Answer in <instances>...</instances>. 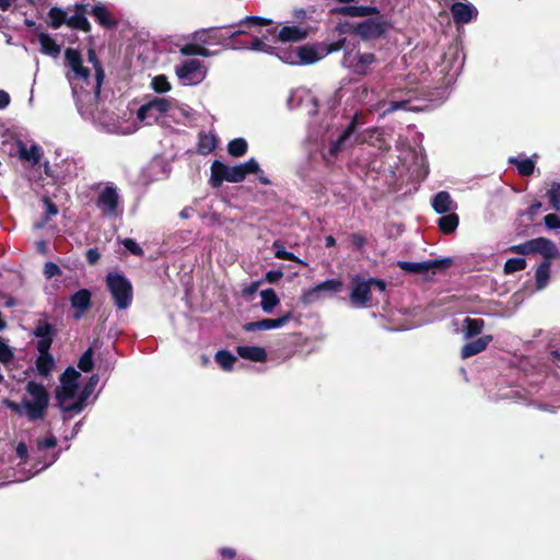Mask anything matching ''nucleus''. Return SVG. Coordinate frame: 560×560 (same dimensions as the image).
I'll use <instances>...</instances> for the list:
<instances>
[{
	"label": "nucleus",
	"mask_w": 560,
	"mask_h": 560,
	"mask_svg": "<svg viewBox=\"0 0 560 560\" xmlns=\"http://www.w3.org/2000/svg\"><path fill=\"white\" fill-rule=\"evenodd\" d=\"M25 390L32 399L23 398L21 402H15L9 398H3L1 400L2 406L19 417H26L31 422L43 420L49 407L48 390L42 383L35 381H28Z\"/></svg>",
	"instance_id": "f257e3e1"
},
{
	"label": "nucleus",
	"mask_w": 560,
	"mask_h": 560,
	"mask_svg": "<svg viewBox=\"0 0 560 560\" xmlns=\"http://www.w3.org/2000/svg\"><path fill=\"white\" fill-rule=\"evenodd\" d=\"M105 282L117 308H128L133 300V289L126 276L120 272H108Z\"/></svg>",
	"instance_id": "f03ea898"
},
{
	"label": "nucleus",
	"mask_w": 560,
	"mask_h": 560,
	"mask_svg": "<svg viewBox=\"0 0 560 560\" xmlns=\"http://www.w3.org/2000/svg\"><path fill=\"white\" fill-rule=\"evenodd\" d=\"M245 179V163L229 166L219 160H214L211 164L210 185L219 188L223 182L240 183Z\"/></svg>",
	"instance_id": "7ed1b4c3"
},
{
	"label": "nucleus",
	"mask_w": 560,
	"mask_h": 560,
	"mask_svg": "<svg viewBox=\"0 0 560 560\" xmlns=\"http://www.w3.org/2000/svg\"><path fill=\"white\" fill-rule=\"evenodd\" d=\"M511 253L529 255L540 254L544 258H559L560 252L556 244L546 237H537L509 248Z\"/></svg>",
	"instance_id": "20e7f679"
},
{
	"label": "nucleus",
	"mask_w": 560,
	"mask_h": 560,
	"mask_svg": "<svg viewBox=\"0 0 560 560\" xmlns=\"http://www.w3.org/2000/svg\"><path fill=\"white\" fill-rule=\"evenodd\" d=\"M374 18H369L355 25H351V33L360 36L364 42L378 39L387 33L389 24L382 15L375 14Z\"/></svg>",
	"instance_id": "39448f33"
},
{
	"label": "nucleus",
	"mask_w": 560,
	"mask_h": 560,
	"mask_svg": "<svg viewBox=\"0 0 560 560\" xmlns=\"http://www.w3.org/2000/svg\"><path fill=\"white\" fill-rule=\"evenodd\" d=\"M81 376L74 368L68 366L60 376V385L55 389V399L57 405H62L77 396Z\"/></svg>",
	"instance_id": "423d86ee"
},
{
	"label": "nucleus",
	"mask_w": 560,
	"mask_h": 560,
	"mask_svg": "<svg viewBox=\"0 0 560 560\" xmlns=\"http://www.w3.org/2000/svg\"><path fill=\"white\" fill-rule=\"evenodd\" d=\"M372 289L369 279L357 275L351 279L350 301L357 307H365L371 303Z\"/></svg>",
	"instance_id": "0eeeda50"
},
{
	"label": "nucleus",
	"mask_w": 560,
	"mask_h": 560,
	"mask_svg": "<svg viewBox=\"0 0 560 560\" xmlns=\"http://www.w3.org/2000/svg\"><path fill=\"white\" fill-rule=\"evenodd\" d=\"M119 195L114 186H106L98 195L95 206L104 217H116L119 207Z\"/></svg>",
	"instance_id": "6e6552de"
},
{
	"label": "nucleus",
	"mask_w": 560,
	"mask_h": 560,
	"mask_svg": "<svg viewBox=\"0 0 560 560\" xmlns=\"http://www.w3.org/2000/svg\"><path fill=\"white\" fill-rule=\"evenodd\" d=\"M171 108V101L164 97H154L152 101L143 104L137 112V118L144 121L148 118H153L154 121L160 116L166 114Z\"/></svg>",
	"instance_id": "1a4fd4ad"
},
{
	"label": "nucleus",
	"mask_w": 560,
	"mask_h": 560,
	"mask_svg": "<svg viewBox=\"0 0 560 560\" xmlns=\"http://www.w3.org/2000/svg\"><path fill=\"white\" fill-rule=\"evenodd\" d=\"M343 288V282L339 279H328L315 287L304 291L301 295L303 304H312L317 301L323 292L337 293Z\"/></svg>",
	"instance_id": "9d476101"
},
{
	"label": "nucleus",
	"mask_w": 560,
	"mask_h": 560,
	"mask_svg": "<svg viewBox=\"0 0 560 560\" xmlns=\"http://www.w3.org/2000/svg\"><path fill=\"white\" fill-rule=\"evenodd\" d=\"M66 65L72 70L73 78L83 82H89L91 71L83 66L82 55L78 49L67 48L65 50Z\"/></svg>",
	"instance_id": "9b49d317"
},
{
	"label": "nucleus",
	"mask_w": 560,
	"mask_h": 560,
	"mask_svg": "<svg viewBox=\"0 0 560 560\" xmlns=\"http://www.w3.org/2000/svg\"><path fill=\"white\" fill-rule=\"evenodd\" d=\"M176 75L185 84H196L205 78L201 71V62L198 59H188L176 67Z\"/></svg>",
	"instance_id": "f8f14e48"
},
{
	"label": "nucleus",
	"mask_w": 560,
	"mask_h": 560,
	"mask_svg": "<svg viewBox=\"0 0 560 560\" xmlns=\"http://www.w3.org/2000/svg\"><path fill=\"white\" fill-rule=\"evenodd\" d=\"M56 334L57 329L55 325L44 319L37 320L33 330V335L38 338L36 342V350H50Z\"/></svg>",
	"instance_id": "ddd939ff"
},
{
	"label": "nucleus",
	"mask_w": 560,
	"mask_h": 560,
	"mask_svg": "<svg viewBox=\"0 0 560 560\" xmlns=\"http://www.w3.org/2000/svg\"><path fill=\"white\" fill-rule=\"evenodd\" d=\"M209 32L213 33L215 38L222 39V44L224 46L231 47L233 49L241 48L244 44V31L235 30L233 26L211 28Z\"/></svg>",
	"instance_id": "4468645a"
},
{
	"label": "nucleus",
	"mask_w": 560,
	"mask_h": 560,
	"mask_svg": "<svg viewBox=\"0 0 560 560\" xmlns=\"http://www.w3.org/2000/svg\"><path fill=\"white\" fill-rule=\"evenodd\" d=\"M450 12L455 24H467L478 16V10L471 3L463 1H455Z\"/></svg>",
	"instance_id": "2eb2a0df"
},
{
	"label": "nucleus",
	"mask_w": 560,
	"mask_h": 560,
	"mask_svg": "<svg viewBox=\"0 0 560 560\" xmlns=\"http://www.w3.org/2000/svg\"><path fill=\"white\" fill-rule=\"evenodd\" d=\"M292 317V312H285L278 318H264L256 322H247V331H259L279 328L289 323Z\"/></svg>",
	"instance_id": "dca6fc26"
},
{
	"label": "nucleus",
	"mask_w": 560,
	"mask_h": 560,
	"mask_svg": "<svg viewBox=\"0 0 560 560\" xmlns=\"http://www.w3.org/2000/svg\"><path fill=\"white\" fill-rule=\"evenodd\" d=\"M74 14L68 18L67 25L73 30H79L84 33L91 32V23L86 19L85 14L90 13L88 4L77 3L73 7Z\"/></svg>",
	"instance_id": "f3484780"
},
{
	"label": "nucleus",
	"mask_w": 560,
	"mask_h": 560,
	"mask_svg": "<svg viewBox=\"0 0 560 560\" xmlns=\"http://www.w3.org/2000/svg\"><path fill=\"white\" fill-rule=\"evenodd\" d=\"M71 307L77 310L74 317L78 319L92 306V293L88 289H80L70 298Z\"/></svg>",
	"instance_id": "a211bd4d"
},
{
	"label": "nucleus",
	"mask_w": 560,
	"mask_h": 560,
	"mask_svg": "<svg viewBox=\"0 0 560 560\" xmlns=\"http://www.w3.org/2000/svg\"><path fill=\"white\" fill-rule=\"evenodd\" d=\"M492 340V335H483L476 340L465 343L460 349V358L468 359L485 351Z\"/></svg>",
	"instance_id": "6ab92c4d"
},
{
	"label": "nucleus",
	"mask_w": 560,
	"mask_h": 560,
	"mask_svg": "<svg viewBox=\"0 0 560 560\" xmlns=\"http://www.w3.org/2000/svg\"><path fill=\"white\" fill-rule=\"evenodd\" d=\"M90 14L94 16L96 22L104 28L113 30L117 27L118 21L112 15L109 10L102 3L92 8Z\"/></svg>",
	"instance_id": "aec40b11"
},
{
	"label": "nucleus",
	"mask_w": 560,
	"mask_h": 560,
	"mask_svg": "<svg viewBox=\"0 0 560 560\" xmlns=\"http://www.w3.org/2000/svg\"><path fill=\"white\" fill-rule=\"evenodd\" d=\"M332 12L345 16H370L378 14V9L372 5H343L334 9Z\"/></svg>",
	"instance_id": "412c9836"
},
{
	"label": "nucleus",
	"mask_w": 560,
	"mask_h": 560,
	"mask_svg": "<svg viewBox=\"0 0 560 560\" xmlns=\"http://www.w3.org/2000/svg\"><path fill=\"white\" fill-rule=\"evenodd\" d=\"M18 147V155L20 160L30 162L32 165H37L42 158V149L37 144H33L30 148L19 140L16 143Z\"/></svg>",
	"instance_id": "4be33fe9"
},
{
	"label": "nucleus",
	"mask_w": 560,
	"mask_h": 560,
	"mask_svg": "<svg viewBox=\"0 0 560 560\" xmlns=\"http://www.w3.org/2000/svg\"><path fill=\"white\" fill-rule=\"evenodd\" d=\"M49 351H38V357L35 361L36 371L43 377H48L55 368V359Z\"/></svg>",
	"instance_id": "5701e85b"
},
{
	"label": "nucleus",
	"mask_w": 560,
	"mask_h": 560,
	"mask_svg": "<svg viewBox=\"0 0 560 560\" xmlns=\"http://www.w3.org/2000/svg\"><path fill=\"white\" fill-rule=\"evenodd\" d=\"M376 61V56L372 52L358 54L351 69L353 73L364 77L370 73V67Z\"/></svg>",
	"instance_id": "b1692460"
},
{
	"label": "nucleus",
	"mask_w": 560,
	"mask_h": 560,
	"mask_svg": "<svg viewBox=\"0 0 560 560\" xmlns=\"http://www.w3.org/2000/svg\"><path fill=\"white\" fill-rule=\"evenodd\" d=\"M307 31L300 26H283L277 34V39L282 43L300 42L307 37Z\"/></svg>",
	"instance_id": "393cba45"
},
{
	"label": "nucleus",
	"mask_w": 560,
	"mask_h": 560,
	"mask_svg": "<svg viewBox=\"0 0 560 560\" xmlns=\"http://www.w3.org/2000/svg\"><path fill=\"white\" fill-rule=\"evenodd\" d=\"M357 116H354L347 128L339 135L336 141L330 145L329 152L331 155H337L346 147V142L354 133L357 128Z\"/></svg>",
	"instance_id": "a878e982"
},
{
	"label": "nucleus",
	"mask_w": 560,
	"mask_h": 560,
	"mask_svg": "<svg viewBox=\"0 0 560 560\" xmlns=\"http://www.w3.org/2000/svg\"><path fill=\"white\" fill-rule=\"evenodd\" d=\"M88 60H89V62L92 63V66L95 70V81L96 82H95V86H94V92L96 95H100L101 88H102V84H103V81L105 78V72H104L103 66H102L94 49H89Z\"/></svg>",
	"instance_id": "bb28decb"
},
{
	"label": "nucleus",
	"mask_w": 560,
	"mask_h": 560,
	"mask_svg": "<svg viewBox=\"0 0 560 560\" xmlns=\"http://www.w3.org/2000/svg\"><path fill=\"white\" fill-rule=\"evenodd\" d=\"M485 320L482 318L466 317L463 320V334L465 339H471L480 335L485 328Z\"/></svg>",
	"instance_id": "cd10ccee"
},
{
	"label": "nucleus",
	"mask_w": 560,
	"mask_h": 560,
	"mask_svg": "<svg viewBox=\"0 0 560 560\" xmlns=\"http://www.w3.org/2000/svg\"><path fill=\"white\" fill-rule=\"evenodd\" d=\"M299 65H312L320 59L315 46L303 45L296 48Z\"/></svg>",
	"instance_id": "c85d7f7f"
},
{
	"label": "nucleus",
	"mask_w": 560,
	"mask_h": 560,
	"mask_svg": "<svg viewBox=\"0 0 560 560\" xmlns=\"http://www.w3.org/2000/svg\"><path fill=\"white\" fill-rule=\"evenodd\" d=\"M553 258H544L535 271V280L538 289H544L550 279L551 260Z\"/></svg>",
	"instance_id": "c756f323"
},
{
	"label": "nucleus",
	"mask_w": 560,
	"mask_h": 560,
	"mask_svg": "<svg viewBox=\"0 0 560 560\" xmlns=\"http://www.w3.org/2000/svg\"><path fill=\"white\" fill-rule=\"evenodd\" d=\"M218 145V139L212 133L200 132L197 143V152L207 155L214 151Z\"/></svg>",
	"instance_id": "7c9ffc66"
},
{
	"label": "nucleus",
	"mask_w": 560,
	"mask_h": 560,
	"mask_svg": "<svg viewBox=\"0 0 560 560\" xmlns=\"http://www.w3.org/2000/svg\"><path fill=\"white\" fill-rule=\"evenodd\" d=\"M260 307L266 314L273 312L280 300L273 289H265L260 292Z\"/></svg>",
	"instance_id": "2f4dec72"
},
{
	"label": "nucleus",
	"mask_w": 560,
	"mask_h": 560,
	"mask_svg": "<svg viewBox=\"0 0 560 560\" xmlns=\"http://www.w3.org/2000/svg\"><path fill=\"white\" fill-rule=\"evenodd\" d=\"M459 224V218L456 213H445L438 220V226L443 234H452Z\"/></svg>",
	"instance_id": "473e14b6"
},
{
	"label": "nucleus",
	"mask_w": 560,
	"mask_h": 560,
	"mask_svg": "<svg viewBox=\"0 0 560 560\" xmlns=\"http://www.w3.org/2000/svg\"><path fill=\"white\" fill-rule=\"evenodd\" d=\"M452 198L451 195L447 191H439L434 197L432 201L433 209L440 213L445 214L451 211V205H452Z\"/></svg>",
	"instance_id": "72a5a7b5"
},
{
	"label": "nucleus",
	"mask_w": 560,
	"mask_h": 560,
	"mask_svg": "<svg viewBox=\"0 0 560 560\" xmlns=\"http://www.w3.org/2000/svg\"><path fill=\"white\" fill-rule=\"evenodd\" d=\"M38 42L40 44L42 51L46 55L58 56L60 54V46L56 43V40L47 33H39L37 35Z\"/></svg>",
	"instance_id": "f704fd0d"
},
{
	"label": "nucleus",
	"mask_w": 560,
	"mask_h": 560,
	"mask_svg": "<svg viewBox=\"0 0 560 560\" xmlns=\"http://www.w3.org/2000/svg\"><path fill=\"white\" fill-rule=\"evenodd\" d=\"M49 18V26L54 30L59 28L61 25L66 24L68 21L67 12L58 7H52L48 11Z\"/></svg>",
	"instance_id": "c9c22d12"
},
{
	"label": "nucleus",
	"mask_w": 560,
	"mask_h": 560,
	"mask_svg": "<svg viewBox=\"0 0 560 560\" xmlns=\"http://www.w3.org/2000/svg\"><path fill=\"white\" fill-rule=\"evenodd\" d=\"M454 264V260L450 257L439 258V259H432L427 260V272L431 271L433 275L438 272H444L448 268H451Z\"/></svg>",
	"instance_id": "e433bc0d"
},
{
	"label": "nucleus",
	"mask_w": 560,
	"mask_h": 560,
	"mask_svg": "<svg viewBox=\"0 0 560 560\" xmlns=\"http://www.w3.org/2000/svg\"><path fill=\"white\" fill-rule=\"evenodd\" d=\"M215 362L225 371L232 370L234 363L237 361L229 350H219L214 355Z\"/></svg>",
	"instance_id": "4c0bfd02"
},
{
	"label": "nucleus",
	"mask_w": 560,
	"mask_h": 560,
	"mask_svg": "<svg viewBox=\"0 0 560 560\" xmlns=\"http://www.w3.org/2000/svg\"><path fill=\"white\" fill-rule=\"evenodd\" d=\"M85 405L86 400L79 395L74 402L69 405L67 402H63V406L57 405V407L63 412V420H67V413H80L84 409Z\"/></svg>",
	"instance_id": "58836bf2"
},
{
	"label": "nucleus",
	"mask_w": 560,
	"mask_h": 560,
	"mask_svg": "<svg viewBox=\"0 0 560 560\" xmlns=\"http://www.w3.org/2000/svg\"><path fill=\"white\" fill-rule=\"evenodd\" d=\"M180 54L183 56H202V57H209L211 55V52L209 51V49H207L206 47L203 46H200L198 44H195V43H189V44H186L184 45L182 48H180Z\"/></svg>",
	"instance_id": "ea45409f"
},
{
	"label": "nucleus",
	"mask_w": 560,
	"mask_h": 560,
	"mask_svg": "<svg viewBox=\"0 0 560 560\" xmlns=\"http://www.w3.org/2000/svg\"><path fill=\"white\" fill-rule=\"evenodd\" d=\"M94 350L92 347L88 348L79 359L78 368L85 373L91 372L94 369Z\"/></svg>",
	"instance_id": "a19ab883"
},
{
	"label": "nucleus",
	"mask_w": 560,
	"mask_h": 560,
	"mask_svg": "<svg viewBox=\"0 0 560 560\" xmlns=\"http://www.w3.org/2000/svg\"><path fill=\"white\" fill-rule=\"evenodd\" d=\"M546 195L551 209L560 213V183L553 182Z\"/></svg>",
	"instance_id": "79ce46f5"
},
{
	"label": "nucleus",
	"mask_w": 560,
	"mask_h": 560,
	"mask_svg": "<svg viewBox=\"0 0 560 560\" xmlns=\"http://www.w3.org/2000/svg\"><path fill=\"white\" fill-rule=\"evenodd\" d=\"M43 202L45 205V214L43 217V220L40 223L37 224V228H43L47 224V222L50 220L51 217H55L58 214L59 210L55 202L51 201L49 197H44Z\"/></svg>",
	"instance_id": "37998d69"
},
{
	"label": "nucleus",
	"mask_w": 560,
	"mask_h": 560,
	"mask_svg": "<svg viewBox=\"0 0 560 560\" xmlns=\"http://www.w3.org/2000/svg\"><path fill=\"white\" fill-rule=\"evenodd\" d=\"M526 268V260L521 257L509 258L503 266V271L505 275H511L516 271L524 270Z\"/></svg>",
	"instance_id": "c03bdc74"
},
{
	"label": "nucleus",
	"mask_w": 560,
	"mask_h": 560,
	"mask_svg": "<svg viewBox=\"0 0 560 560\" xmlns=\"http://www.w3.org/2000/svg\"><path fill=\"white\" fill-rule=\"evenodd\" d=\"M510 163L516 165L518 174L522 176H530L535 171V163L530 159H524L522 161L510 159Z\"/></svg>",
	"instance_id": "a18cd8bd"
},
{
	"label": "nucleus",
	"mask_w": 560,
	"mask_h": 560,
	"mask_svg": "<svg viewBox=\"0 0 560 560\" xmlns=\"http://www.w3.org/2000/svg\"><path fill=\"white\" fill-rule=\"evenodd\" d=\"M398 266L401 270L409 272V273H413V275L427 273L425 261H421V262L398 261Z\"/></svg>",
	"instance_id": "49530a36"
},
{
	"label": "nucleus",
	"mask_w": 560,
	"mask_h": 560,
	"mask_svg": "<svg viewBox=\"0 0 560 560\" xmlns=\"http://www.w3.org/2000/svg\"><path fill=\"white\" fill-rule=\"evenodd\" d=\"M272 247L275 249V256L277 258L301 262L300 259L293 253L288 252L285 249L284 245L280 241H275Z\"/></svg>",
	"instance_id": "de8ad7c7"
},
{
	"label": "nucleus",
	"mask_w": 560,
	"mask_h": 560,
	"mask_svg": "<svg viewBox=\"0 0 560 560\" xmlns=\"http://www.w3.org/2000/svg\"><path fill=\"white\" fill-rule=\"evenodd\" d=\"M248 174H255L258 178V180L264 185H269L270 180L268 177L264 174V172L260 170L259 164L255 159L247 160V175Z\"/></svg>",
	"instance_id": "09e8293b"
},
{
	"label": "nucleus",
	"mask_w": 560,
	"mask_h": 560,
	"mask_svg": "<svg viewBox=\"0 0 560 560\" xmlns=\"http://www.w3.org/2000/svg\"><path fill=\"white\" fill-rule=\"evenodd\" d=\"M247 360L253 362H265L267 360V352L265 348L247 346Z\"/></svg>",
	"instance_id": "8fccbe9b"
},
{
	"label": "nucleus",
	"mask_w": 560,
	"mask_h": 560,
	"mask_svg": "<svg viewBox=\"0 0 560 560\" xmlns=\"http://www.w3.org/2000/svg\"><path fill=\"white\" fill-rule=\"evenodd\" d=\"M151 86L156 93H166L172 88L171 83L167 80V77L164 74H159L154 77L151 82Z\"/></svg>",
	"instance_id": "3c124183"
},
{
	"label": "nucleus",
	"mask_w": 560,
	"mask_h": 560,
	"mask_svg": "<svg viewBox=\"0 0 560 560\" xmlns=\"http://www.w3.org/2000/svg\"><path fill=\"white\" fill-rule=\"evenodd\" d=\"M278 58L289 65H299L298 56H296V49L292 48H284L279 49L276 54Z\"/></svg>",
	"instance_id": "603ef678"
},
{
	"label": "nucleus",
	"mask_w": 560,
	"mask_h": 560,
	"mask_svg": "<svg viewBox=\"0 0 560 560\" xmlns=\"http://www.w3.org/2000/svg\"><path fill=\"white\" fill-rule=\"evenodd\" d=\"M228 151L233 156H242L245 154V139L237 138L228 144Z\"/></svg>",
	"instance_id": "864d4df0"
},
{
	"label": "nucleus",
	"mask_w": 560,
	"mask_h": 560,
	"mask_svg": "<svg viewBox=\"0 0 560 560\" xmlns=\"http://www.w3.org/2000/svg\"><path fill=\"white\" fill-rule=\"evenodd\" d=\"M14 359V352L12 348L0 338V362L4 365L11 363Z\"/></svg>",
	"instance_id": "5fc2aeb1"
},
{
	"label": "nucleus",
	"mask_w": 560,
	"mask_h": 560,
	"mask_svg": "<svg viewBox=\"0 0 560 560\" xmlns=\"http://www.w3.org/2000/svg\"><path fill=\"white\" fill-rule=\"evenodd\" d=\"M100 381V376L97 374H93L90 376L89 381L84 385L83 389L79 394L83 399L88 400L90 395L94 392L97 383Z\"/></svg>",
	"instance_id": "6e6d98bb"
},
{
	"label": "nucleus",
	"mask_w": 560,
	"mask_h": 560,
	"mask_svg": "<svg viewBox=\"0 0 560 560\" xmlns=\"http://www.w3.org/2000/svg\"><path fill=\"white\" fill-rule=\"evenodd\" d=\"M122 245L125 246V248L130 252L132 255L135 256H142L143 255V249L141 248V246L132 238H125L122 241Z\"/></svg>",
	"instance_id": "4d7b16f0"
},
{
	"label": "nucleus",
	"mask_w": 560,
	"mask_h": 560,
	"mask_svg": "<svg viewBox=\"0 0 560 560\" xmlns=\"http://www.w3.org/2000/svg\"><path fill=\"white\" fill-rule=\"evenodd\" d=\"M272 21L259 16H248L247 15V28H253L257 26H271Z\"/></svg>",
	"instance_id": "13d9d810"
},
{
	"label": "nucleus",
	"mask_w": 560,
	"mask_h": 560,
	"mask_svg": "<svg viewBox=\"0 0 560 560\" xmlns=\"http://www.w3.org/2000/svg\"><path fill=\"white\" fill-rule=\"evenodd\" d=\"M44 275L46 278L50 279L56 276L61 275V269L59 266L52 261H47L44 266Z\"/></svg>",
	"instance_id": "bf43d9fd"
},
{
	"label": "nucleus",
	"mask_w": 560,
	"mask_h": 560,
	"mask_svg": "<svg viewBox=\"0 0 560 560\" xmlns=\"http://www.w3.org/2000/svg\"><path fill=\"white\" fill-rule=\"evenodd\" d=\"M544 223L549 230L560 229V217L556 213L545 215Z\"/></svg>",
	"instance_id": "052dcab7"
},
{
	"label": "nucleus",
	"mask_w": 560,
	"mask_h": 560,
	"mask_svg": "<svg viewBox=\"0 0 560 560\" xmlns=\"http://www.w3.org/2000/svg\"><path fill=\"white\" fill-rule=\"evenodd\" d=\"M542 205L540 201L536 200L535 202H533L528 209L525 211L524 214L527 215L528 220L530 222H533L536 218V215L539 213L540 209H541Z\"/></svg>",
	"instance_id": "680f3d73"
},
{
	"label": "nucleus",
	"mask_w": 560,
	"mask_h": 560,
	"mask_svg": "<svg viewBox=\"0 0 560 560\" xmlns=\"http://www.w3.org/2000/svg\"><path fill=\"white\" fill-rule=\"evenodd\" d=\"M56 445H57V439L54 435L37 440L38 450L52 448Z\"/></svg>",
	"instance_id": "e2e57ef3"
},
{
	"label": "nucleus",
	"mask_w": 560,
	"mask_h": 560,
	"mask_svg": "<svg viewBox=\"0 0 560 560\" xmlns=\"http://www.w3.org/2000/svg\"><path fill=\"white\" fill-rule=\"evenodd\" d=\"M85 258L89 265L94 266L101 259V254L97 248H89L85 253Z\"/></svg>",
	"instance_id": "0e129e2a"
},
{
	"label": "nucleus",
	"mask_w": 560,
	"mask_h": 560,
	"mask_svg": "<svg viewBox=\"0 0 560 560\" xmlns=\"http://www.w3.org/2000/svg\"><path fill=\"white\" fill-rule=\"evenodd\" d=\"M16 455L22 460V464H26L28 459V447L26 443L19 442L16 445Z\"/></svg>",
	"instance_id": "69168bd1"
},
{
	"label": "nucleus",
	"mask_w": 560,
	"mask_h": 560,
	"mask_svg": "<svg viewBox=\"0 0 560 560\" xmlns=\"http://www.w3.org/2000/svg\"><path fill=\"white\" fill-rule=\"evenodd\" d=\"M408 104V101H392L389 102L388 107L385 109L384 114H389L398 109H405Z\"/></svg>",
	"instance_id": "338daca9"
},
{
	"label": "nucleus",
	"mask_w": 560,
	"mask_h": 560,
	"mask_svg": "<svg viewBox=\"0 0 560 560\" xmlns=\"http://www.w3.org/2000/svg\"><path fill=\"white\" fill-rule=\"evenodd\" d=\"M283 277V272L280 269L269 270L265 275V280L269 283H276Z\"/></svg>",
	"instance_id": "774afa93"
}]
</instances>
